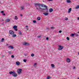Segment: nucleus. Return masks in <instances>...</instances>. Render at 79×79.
<instances>
[{
  "label": "nucleus",
  "mask_w": 79,
  "mask_h": 79,
  "mask_svg": "<svg viewBox=\"0 0 79 79\" xmlns=\"http://www.w3.org/2000/svg\"><path fill=\"white\" fill-rule=\"evenodd\" d=\"M77 33H79V31Z\"/></svg>",
  "instance_id": "57"
},
{
  "label": "nucleus",
  "mask_w": 79,
  "mask_h": 79,
  "mask_svg": "<svg viewBox=\"0 0 79 79\" xmlns=\"http://www.w3.org/2000/svg\"><path fill=\"white\" fill-rule=\"evenodd\" d=\"M38 6V7H39V8H40H40H41V7H40V6H41V4H40Z\"/></svg>",
  "instance_id": "32"
},
{
  "label": "nucleus",
  "mask_w": 79,
  "mask_h": 79,
  "mask_svg": "<svg viewBox=\"0 0 79 79\" xmlns=\"http://www.w3.org/2000/svg\"><path fill=\"white\" fill-rule=\"evenodd\" d=\"M78 55H79V52L78 53Z\"/></svg>",
  "instance_id": "56"
},
{
  "label": "nucleus",
  "mask_w": 79,
  "mask_h": 79,
  "mask_svg": "<svg viewBox=\"0 0 79 79\" xmlns=\"http://www.w3.org/2000/svg\"><path fill=\"white\" fill-rule=\"evenodd\" d=\"M47 79H50V77L49 76H48L47 77Z\"/></svg>",
  "instance_id": "28"
},
{
  "label": "nucleus",
  "mask_w": 79,
  "mask_h": 79,
  "mask_svg": "<svg viewBox=\"0 0 79 79\" xmlns=\"http://www.w3.org/2000/svg\"><path fill=\"white\" fill-rule=\"evenodd\" d=\"M41 6H43V7H44V6H45V5H44L43 4H41Z\"/></svg>",
  "instance_id": "25"
},
{
  "label": "nucleus",
  "mask_w": 79,
  "mask_h": 79,
  "mask_svg": "<svg viewBox=\"0 0 79 79\" xmlns=\"http://www.w3.org/2000/svg\"><path fill=\"white\" fill-rule=\"evenodd\" d=\"M76 9H78L79 8V5L77 6L76 7H75Z\"/></svg>",
  "instance_id": "22"
},
{
  "label": "nucleus",
  "mask_w": 79,
  "mask_h": 79,
  "mask_svg": "<svg viewBox=\"0 0 79 79\" xmlns=\"http://www.w3.org/2000/svg\"><path fill=\"white\" fill-rule=\"evenodd\" d=\"M65 20H66V21H68V18L66 17V18H65Z\"/></svg>",
  "instance_id": "33"
},
{
  "label": "nucleus",
  "mask_w": 79,
  "mask_h": 79,
  "mask_svg": "<svg viewBox=\"0 0 79 79\" xmlns=\"http://www.w3.org/2000/svg\"><path fill=\"white\" fill-rule=\"evenodd\" d=\"M64 79H67V78H64Z\"/></svg>",
  "instance_id": "58"
},
{
  "label": "nucleus",
  "mask_w": 79,
  "mask_h": 79,
  "mask_svg": "<svg viewBox=\"0 0 79 79\" xmlns=\"http://www.w3.org/2000/svg\"><path fill=\"white\" fill-rule=\"evenodd\" d=\"M19 34L20 35H23V34H22V32H21V31H20L19 32Z\"/></svg>",
  "instance_id": "15"
},
{
  "label": "nucleus",
  "mask_w": 79,
  "mask_h": 79,
  "mask_svg": "<svg viewBox=\"0 0 79 79\" xmlns=\"http://www.w3.org/2000/svg\"><path fill=\"white\" fill-rule=\"evenodd\" d=\"M8 48H10V49H13V48H14L13 46H8Z\"/></svg>",
  "instance_id": "11"
},
{
  "label": "nucleus",
  "mask_w": 79,
  "mask_h": 79,
  "mask_svg": "<svg viewBox=\"0 0 79 79\" xmlns=\"http://www.w3.org/2000/svg\"><path fill=\"white\" fill-rule=\"evenodd\" d=\"M1 13H4V11H1Z\"/></svg>",
  "instance_id": "45"
},
{
  "label": "nucleus",
  "mask_w": 79,
  "mask_h": 79,
  "mask_svg": "<svg viewBox=\"0 0 79 79\" xmlns=\"http://www.w3.org/2000/svg\"><path fill=\"white\" fill-rule=\"evenodd\" d=\"M2 21H4V20H2Z\"/></svg>",
  "instance_id": "59"
},
{
  "label": "nucleus",
  "mask_w": 79,
  "mask_h": 79,
  "mask_svg": "<svg viewBox=\"0 0 79 79\" xmlns=\"http://www.w3.org/2000/svg\"><path fill=\"white\" fill-rule=\"evenodd\" d=\"M8 53H9V54H11V52H9Z\"/></svg>",
  "instance_id": "46"
},
{
  "label": "nucleus",
  "mask_w": 79,
  "mask_h": 79,
  "mask_svg": "<svg viewBox=\"0 0 79 79\" xmlns=\"http://www.w3.org/2000/svg\"><path fill=\"white\" fill-rule=\"evenodd\" d=\"M10 21V19H7L5 21V23H9Z\"/></svg>",
  "instance_id": "7"
},
{
  "label": "nucleus",
  "mask_w": 79,
  "mask_h": 79,
  "mask_svg": "<svg viewBox=\"0 0 79 79\" xmlns=\"http://www.w3.org/2000/svg\"><path fill=\"white\" fill-rule=\"evenodd\" d=\"M13 74L14 73H15V71H13Z\"/></svg>",
  "instance_id": "50"
},
{
  "label": "nucleus",
  "mask_w": 79,
  "mask_h": 79,
  "mask_svg": "<svg viewBox=\"0 0 79 79\" xmlns=\"http://www.w3.org/2000/svg\"><path fill=\"white\" fill-rule=\"evenodd\" d=\"M46 29L47 30V29H49V28H46Z\"/></svg>",
  "instance_id": "52"
},
{
  "label": "nucleus",
  "mask_w": 79,
  "mask_h": 79,
  "mask_svg": "<svg viewBox=\"0 0 79 79\" xmlns=\"http://www.w3.org/2000/svg\"><path fill=\"white\" fill-rule=\"evenodd\" d=\"M40 4H39V3H35V6H38V5Z\"/></svg>",
  "instance_id": "23"
},
{
  "label": "nucleus",
  "mask_w": 79,
  "mask_h": 79,
  "mask_svg": "<svg viewBox=\"0 0 79 79\" xmlns=\"http://www.w3.org/2000/svg\"><path fill=\"white\" fill-rule=\"evenodd\" d=\"M67 62H68V63H69V62H70V61H71V60L70 59H69V58H67Z\"/></svg>",
  "instance_id": "9"
},
{
  "label": "nucleus",
  "mask_w": 79,
  "mask_h": 79,
  "mask_svg": "<svg viewBox=\"0 0 79 79\" xmlns=\"http://www.w3.org/2000/svg\"><path fill=\"white\" fill-rule=\"evenodd\" d=\"M75 35H76L77 37V36H79V35H78V34H77L75 33Z\"/></svg>",
  "instance_id": "30"
},
{
  "label": "nucleus",
  "mask_w": 79,
  "mask_h": 79,
  "mask_svg": "<svg viewBox=\"0 0 79 79\" xmlns=\"http://www.w3.org/2000/svg\"><path fill=\"white\" fill-rule=\"evenodd\" d=\"M51 29H54L55 27H51Z\"/></svg>",
  "instance_id": "35"
},
{
  "label": "nucleus",
  "mask_w": 79,
  "mask_h": 79,
  "mask_svg": "<svg viewBox=\"0 0 79 79\" xmlns=\"http://www.w3.org/2000/svg\"><path fill=\"white\" fill-rule=\"evenodd\" d=\"M62 32V31H61V30H60V31H59V33H61Z\"/></svg>",
  "instance_id": "40"
},
{
  "label": "nucleus",
  "mask_w": 79,
  "mask_h": 79,
  "mask_svg": "<svg viewBox=\"0 0 79 79\" xmlns=\"http://www.w3.org/2000/svg\"><path fill=\"white\" fill-rule=\"evenodd\" d=\"M2 15H3V16H5V13H2Z\"/></svg>",
  "instance_id": "42"
},
{
  "label": "nucleus",
  "mask_w": 79,
  "mask_h": 79,
  "mask_svg": "<svg viewBox=\"0 0 79 79\" xmlns=\"http://www.w3.org/2000/svg\"><path fill=\"white\" fill-rule=\"evenodd\" d=\"M23 45H25L26 46H27V45H30V44L29 43H27L26 42H25L23 43Z\"/></svg>",
  "instance_id": "5"
},
{
  "label": "nucleus",
  "mask_w": 79,
  "mask_h": 79,
  "mask_svg": "<svg viewBox=\"0 0 79 79\" xmlns=\"http://www.w3.org/2000/svg\"><path fill=\"white\" fill-rule=\"evenodd\" d=\"M51 65L52 68H55V66H54V64H51Z\"/></svg>",
  "instance_id": "21"
},
{
  "label": "nucleus",
  "mask_w": 79,
  "mask_h": 79,
  "mask_svg": "<svg viewBox=\"0 0 79 79\" xmlns=\"http://www.w3.org/2000/svg\"><path fill=\"white\" fill-rule=\"evenodd\" d=\"M77 19L78 20H79V17L77 18Z\"/></svg>",
  "instance_id": "53"
},
{
  "label": "nucleus",
  "mask_w": 79,
  "mask_h": 79,
  "mask_svg": "<svg viewBox=\"0 0 79 79\" xmlns=\"http://www.w3.org/2000/svg\"><path fill=\"white\" fill-rule=\"evenodd\" d=\"M11 58H13L14 57V55H11Z\"/></svg>",
  "instance_id": "38"
},
{
  "label": "nucleus",
  "mask_w": 79,
  "mask_h": 79,
  "mask_svg": "<svg viewBox=\"0 0 79 79\" xmlns=\"http://www.w3.org/2000/svg\"><path fill=\"white\" fill-rule=\"evenodd\" d=\"M23 61H24V62H26L27 61V60L26 59H24L23 60Z\"/></svg>",
  "instance_id": "27"
},
{
  "label": "nucleus",
  "mask_w": 79,
  "mask_h": 79,
  "mask_svg": "<svg viewBox=\"0 0 79 79\" xmlns=\"http://www.w3.org/2000/svg\"><path fill=\"white\" fill-rule=\"evenodd\" d=\"M27 31L28 30H29V29H28V28H27Z\"/></svg>",
  "instance_id": "55"
},
{
  "label": "nucleus",
  "mask_w": 79,
  "mask_h": 79,
  "mask_svg": "<svg viewBox=\"0 0 79 79\" xmlns=\"http://www.w3.org/2000/svg\"><path fill=\"white\" fill-rule=\"evenodd\" d=\"M58 47H59V48H58V50H61L63 49V47H64V46H61L60 45H59Z\"/></svg>",
  "instance_id": "3"
},
{
  "label": "nucleus",
  "mask_w": 79,
  "mask_h": 79,
  "mask_svg": "<svg viewBox=\"0 0 79 79\" xmlns=\"http://www.w3.org/2000/svg\"><path fill=\"white\" fill-rule=\"evenodd\" d=\"M43 2H44V1H43Z\"/></svg>",
  "instance_id": "61"
},
{
  "label": "nucleus",
  "mask_w": 79,
  "mask_h": 79,
  "mask_svg": "<svg viewBox=\"0 0 79 79\" xmlns=\"http://www.w3.org/2000/svg\"><path fill=\"white\" fill-rule=\"evenodd\" d=\"M37 20H40V17H38L37 18Z\"/></svg>",
  "instance_id": "29"
},
{
  "label": "nucleus",
  "mask_w": 79,
  "mask_h": 79,
  "mask_svg": "<svg viewBox=\"0 0 79 79\" xmlns=\"http://www.w3.org/2000/svg\"><path fill=\"white\" fill-rule=\"evenodd\" d=\"M22 71V69H19L17 70V73L18 74H20L21 73Z\"/></svg>",
  "instance_id": "2"
},
{
  "label": "nucleus",
  "mask_w": 79,
  "mask_h": 79,
  "mask_svg": "<svg viewBox=\"0 0 79 79\" xmlns=\"http://www.w3.org/2000/svg\"><path fill=\"white\" fill-rule=\"evenodd\" d=\"M42 37V36L41 35H39V36H37L38 38H40V37Z\"/></svg>",
  "instance_id": "37"
},
{
  "label": "nucleus",
  "mask_w": 79,
  "mask_h": 79,
  "mask_svg": "<svg viewBox=\"0 0 79 79\" xmlns=\"http://www.w3.org/2000/svg\"><path fill=\"white\" fill-rule=\"evenodd\" d=\"M23 9H24V7H23V6H22L21 7V10H23Z\"/></svg>",
  "instance_id": "24"
},
{
  "label": "nucleus",
  "mask_w": 79,
  "mask_h": 79,
  "mask_svg": "<svg viewBox=\"0 0 79 79\" xmlns=\"http://www.w3.org/2000/svg\"><path fill=\"white\" fill-rule=\"evenodd\" d=\"M46 40H48V39H49L48 37H46Z\"/></svg>",
  "instance_id": "43"
},
{
  "label": "nucleus",
  "mask_w": 79,
  "mask_h": 79,
  "mask_svg": "<svg viewBox=\"0 0 79 79\" xmlns=\"http://www.w3.org/2000/svg\"><path fill=\"white\" fill-rule=\"evenodd\" d=\"M14 30H15V31H17L18 30L17 29H16V28H15L14 29Z\"/></svg>",
  "instance_id": "41"
},
{
  "label": "nucleus",
  "mask_w": 79,
  "mask_h": 79,
  "mask_svg": "<svg viewBox=\"0 0 79 79\" xmlns=\"http://www.w3.org/2000/svg\"><path fill=\"white\" fill-rule=\"evenodd\" d=\"M74 35H75V33L72 34L70 35V36L72 37H74Z\"/></svg>",
  "instance_id": "17"
},
{
  "label": "nucleus",
  "mask_w": 79,
  "mask_h": 79,
  "mask_svg": "<svg viewBox=\"0 0 79 79\" xmlns=\"http://www.w3.org/2000/svg\"><path fill=\"white\" fill-rule=\"evenodd\" d=\"M33 23H36V21H35V20H33Z\"/></svg>",
  "instance_id": "34"
},
{
  "label": "nucleus",
  "mask_w": 79,
  "mask_h": 79,
  "mask_svg": "<svg viewBox=\"0 0 79 79\" xmlns=\"http://www.w3.org/2000/svg\"><path fill=\"white\" fill-rule=\"evenodd\" d=\"M31 56H34V53H32L31 55Z\"/></svg>",
  "instance_id": "31"
},
{
  "label": "nucleus",
  "mask_w": 79,
  "mask_h": 79,
  "mask_svg": "<svg viewBox=\"0 0 79 79\" xmlns=\"http://www.w3.org/2000/svg\"><path fill=\"white\" fill-rule=\"evenodd\" d=\"M9 34L10 35H13L15 34V32H14V31L12 30H10L9 31Z\"/></svg>",
  "instance_id": "4"
},
{
  "label": "nucleus",
  "mask_w": 79,
  "mask_h": 79,
  "mask_svg": "<svg viewBox=\"0 0 79 79\" xmlns=\"http://www.w3.org/2000/svg\"><path fill=\"white\" fill-rule=\"evenodd\" d=\"M43 14H44V15H45V16H47V15H49V14L48 13H44Z\"/></svg>",
  "instance_id": "10"
},
{
  "label": "nucleus",
  "mask_w": 79,
  "mask_h": 79,
  "mask_svg": "<svg viewBox=\"0 0 79 79\" xmlns=\"http://www.w3.org/2000/svg\"><path fill=\"white\" fill-rule=\"evenodd\" d=\"M36 9H37V10H39V11H40V10H39V9L38 8H36Z\"/></svg>",
  "instance_id": "44"
},
{
  "label": "nucleus",
  "mask_w": 79,
  "mask_h": 79,
  "mask_svg": "<svg viewBox=\"0 0 79 79\" xmlns=\"http://www.w3.org/2000/svg\"><path fill=\"white\" fill-rule=\"evenodd\" d=\"M13 71H10L9 72V74H13Z\"/></svg>",
  "instance_id": "20"
},
{
  "label": "nucleus",
  "mask_w": 79,
  "mask_h": 79,
  "mask_svg": "<svg viewBox=\"0 0 79 79\" xmlns=\"http://www.w3.org/2000/svg\"><path fill=\"white\" fill-rule=\"evenodd\" d=\"M20 16H23V15L21 14Z\"/></svg>",
  "instance_id": "51"
},
{
  "label": "nucleus",
  "mask_w": 79,
  "mask_h": 79,
  "mask_svg": "<svg viewBox=\"0 0 79 79\" xmlns=\"http://www.w3.org/2000/svg\"><path fill=\"white\" fill-rule=\"evenodd\" d=\"M40 11L44 12L45 13H48V8H47V7H46L45 9H44V10H40Z\"/></svg>",
  "instance_id": "1"
},
{
  "label": "nucleus",
  "mask_w": 79,
  "mask_h": 79,
  "mask_svg": "<svg viewBox=\"0 0 79 79\" xmlns=\"http://www.w3.org/2000/svg\"><path fill=\"white\" fill-rule=\"evenodd\" d=\"M16 64L17 66H19V64H20V63L19 61H17L16 62Z\"/></svg>",
  "instance_id": "8"
},
{
  "label": "nucleus",
  "mask_w": 79,
  "mask_h": 79,
  "mask_svg": "<svg viewBox=\"0 0 79 79\" xmlns=\"http://www.w3.org/2000/svg\"><path fill=\"white\" fill-rule=\"evenodd\" d=\"M37 64V63H35V64H34V65H36Z\"/></svg>",
  "instance_id": "49"
},
{
  "label": "nucleus",
  "mask_w": 79,
  "mask_h": 79,
  "mask_svg": "<svg viewBox=\"0 0 79 79\" xmlns=\"http://www.w3.org/2000/svg\"><path fill=\"white\" fill-rule=\"evenodd\" d=\"M12 75L14 76V77H17V76H18V75H17L16 73H12Z\"/></svg>",
  "instance_id": "6"
},
{
  "label": "nucleus",
  "mask_w": 79,
  "mask_h": 79,
  "mask_svg": "<svg viewBox=\"0 0 79 79\" xmlns=\"http://www.w3.org/2000/svg\"><path fill=\"white\" fill-rule=\"evenodd\" d=\"M48 2H50V1H53L52 0H48Z\"/></svg>",
  "instance_id": "48"
},
{
  "label": "nucleus",
  "mask_w": 79,
  "mask_h": 79,
  "mask_svg": "<svg viewBox=\"0 0 79 79\" xmlns=\"http://www.w3.org/2000/svg\"><path fill=\"white\" fill-rule=\"evenodd\" d=\"M28 27V26H26V27Z\"/></svg>",
  "instance_id": "54"
},
{
  "label": "nucleus",
  "mask_w": 79,
  "mask_h": 79,
  "mask_svg": "<svg viewBox=\"0 0 79 79\" xmlns=\"http://www.w3.org/2000/svg\"><path fill=\"white\" fill-rule=\"evenodd\" d=\"M25 56H26V54H25Z\"/></svg>",
  "instance_id": "60"
},
{
  "label": "nucleus",
  "mask_w": 79,
  "mask_h": 79,
  "mask_svg": "<svg viewBox=\"0 0 79 79\" xmlns=\"http://www.w3.org/2000/svg\"><path fill=\"white\" fill-rule=\"evenodd\" d=\"M13 29H17L18 28V27L17 26L15 25L13 27Z\"/></svg>",
  "instance_id": "12"
},
{
  "label": "nucleus",
  "mask_w": 79,
  "mask_h": 79,
  "mask_svg": "<svg viewBox=\"0 0 79 79\" xmlns=\"http://www.w3.org/2000/svg\"><path fill=\"white\" fill-rule=\"evenodd\" d=\"M44 8H40V9H41V10H44V9H45V8H46V7H47V6H44Z\"/></svg>",
  "instance_id": "18"
},
{
  "label": "nucleus",
  "mask_w": 79,
  "mask_h": 79,
  "mask_svg": "<svg viewBox=\"0 0 79 79\" xmlns=\"http://www.w3.org/2000/svg\"><path fill=\"white\" fill-rule=\"evenodd\" d=\"M72 10V9L71 8H70L69 9L68 13H70V12H71V11Z\"/></svg>",
  "instance_id": "13"
},
{
  "label": "nucleus",
  "mask_w": 79,
  "mask_h": 79,
  "mask_svg": "<svg viewBox=\"0 0 79 79\" xmlns=\"http://www.w3.org/2000/svg\"><path fill=\"white\" fill-rule=\"evenodd\" d=\"M49 12H52L53 11V9L51 8L50 9H49Z\"/></svg>",
  "instance_id": "14"
},
{
  "label": "nucleus",
  "mask_w": 79,
  "mask_h": 79,
  "mask_svg": "<svg viewBox=\"0 0 79 79\" xmlns=\"http://www.w3.org/2000/svg\"><path fill=\"white\" fill-rule=\"evenodd\" d=\"M66 39L68 40H69V37H67L66 38Z\"/></svg>",
  "instance_id": "36"
},
{
  "label": "nucleus",
  "mask_w": 79,
  "mask_h": 79,
  "mask_svg": "<svg viewBox=\"0 0 79 79\" xmlns=\"http://www.w3.org/2000/svg\"><path fill=\"white\" fill-rule=\"evenodd\" d=\"M67 3H71V1H70V0H66Z\"/></svg>",
  "instance_id": "16"
},
{
  "label": "nucleus",
  "mask_w": 79,
  "mask_h": 79,
  "mask_svg": "<svg viewBox=\"0 0 79 79\" xmlns=\"http://www.w3.org/2000/svg\"><path fill=\"white\" fill-rule=\"evenodd\" d=\"M3 40H4V38H2L1 42H3Z\"/></svg>",
  "instance_id": "39"
},
{
  "label": "nucleus",
  "mask_w": 79,
  "mask_h": 79,
  "mask_svg": "<svg viewBox=\"0 0 79 79\" xmlns=\"http://www.w3.org/2000/svg\"><path fill=\"white\" fill-rule=\"evenodd\" d=\"M15 19H16V20H18V18H17V16H15Z\"/></svg>",
  "instance_id": "26"
},
{
  "label": "nucleus",
  "mask_w": 79,
  "mask_h": 79,
  "mask_svg": "<svg viewBox=\"0 0 79 79\" xmlns=\"http://www.w3.org/2000/svg\"><path fill=\"white\" fill-rule=\"evenodd\" d=\"M13 37H16V35L15 34H13V35H12Z\"/></svg>",
  "instance_id": "19"
},
{
  "label": "nucleus",
  "mask_w": 79,
  "mask_h": 79,
  "mask_svg": "<svg viewBox=\"0 0 79 79\" xmlns=\"http://www.w3.org/2000/svg\"><path fill=\"white\" fill-rule=\"evenodd\" d=\"M76 69V67H74L73 68V69Z\"/></svg>",
  "instance_id": "47"
}]
</instances>
